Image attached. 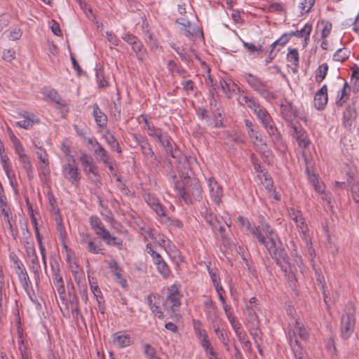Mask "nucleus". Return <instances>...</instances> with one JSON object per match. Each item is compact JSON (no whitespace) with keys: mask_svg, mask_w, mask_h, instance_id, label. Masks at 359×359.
<instances>
[{"mask_svg":"<svg viewBox=\"0 0 359 359\" xmlns=\"http://www.w3.org/2000/svg\"><path fill=\"white\" fill-rule=\"evenodd\" d=\"M36 154L41 163V168L46 170L48 165V155L46 150L42 147H39V150L36 152Z\"/></svg>","mask_w":359,"mask_h":359,"instance_id":"nucleus-38","label":"nucleus"},{"mask_svg":"<svg viewBox=\"0 0 359 359\" xmlns=\"http://www.w3.org/2000/svg\"><path fill=\"white\" fill-rule=\"evenodd\" d=\"M208 187L210 189L211 199L216 204L219 205L222 202V197L223 196L222 187L213 177L209 178Z\"/></svg>","mask_w":359,"mask_h":359,"instance_id":"nucleus-11","label":"nucleus"},{"mask_svg":"<svg viewBox=\"0 0 359 359\" xmlns=\"http://www.w3.org/2000/svg\"><path fill=\"white\" fill-rule=\"evenodd\" d=\"M289 41L290 40L286 33H284L279 39H278L271 45V52H273L277 47L278 48L276 52H278L281 48H283L286 43L289 42Z\"/></svg>","mask_w":359,"mask_h":359,"instance_id":"nucleus-40","label":"nucleus"},{"mask_svg":"<svg viewBox=\"0 0 359 359\" xmlns=\"http://www.w3.org/2000/svg\"><path fill=\"white\" fill-rule=\"evenodd\" d=\"M107 245H114L118 248V250H122L123 245V241L121 239H117V238L112 236L109 231H108V236L103 235L101 238Z\"/></svg>","mask_w":359,"mask_h":359,"instance_id":"nucleus-34","label":"nucleus"},{"mask_svg":"<svg viewBox=\"0 0 359 359\" xmlns=\"http://www.w3.org/2000/svg\"><path fill=\"white\" fill-rule=\"evenodd\" d=\"M144 353L147 359H152L156 357V350L149 344H144L143 346Z\"/></svg>","mask_w":359,"mask_h":359,"instance_id":"nucleus-52","label":"nucleus"},{"mask_svg":"<svg viewBox=\"0 0 359 359\" xmlns=\"http://www.w3.org/2000/svg\"><path fill=\"white\" fill-rule=\"evenodd\" d=\"M276 235L273 231V233H271L262 245L265 246L272 259L275 260L276 264L285 273V276H287V269L290 263V258L284 248L276 246Z\"/></svg>","mask_w":359,"mask_h":359,"instance_id":"nucleus-1","label":"nucleus"},{"mask_svg":"<svg viewBox=\"0 0 359 359\" xmlns=\"http://www.w3.org/2000/svg\"><path fill=\"white\" fill-rule=\"evenodd\" d=\"M6 296L4 276L2 268L0 266V311L2 310L3 299Z\"/></svg>","mask_w":359,"mask_h":359,"instance_id":"nucleus-49","label":"nucleus"},{"mask_svg":"<svg viewBox=\"0 0 359 359\" xmlns=\"http://www.w3.org/2000/svg\"><path fill=\"white\" fill-rule=\"evenodd\" d=\"M103 138L112 149L116 150L118 153H121V148L118 140L116 139L114 135L107 131L103 135Z\"/></svg>","mask_w":359,"mask_h":359,"instance_id":"nucleus-29","label":"nucleus"},{"mask_svg":"<svg viewBox=\"0 0 359 359\" xmlns=\"http://www.w3.org/2000/svg\"><path fill=\"white\" fill-rule=\"evenodd\" d=\"M215 332L219 337L221 342L225 346L226 350L229 349V339L224 330H221L219 327H216L215 329Z\"/></svg>","mask_w":359,"mask_h":359,"instance_id":"nucleus-47","label":"nucleus"},{"mask_svg":"<svg viewBox=\"0 0 359 359\" xmlns=\"http://www.w3.org/2000/svg\"><path fill=\"white\" fill-rule=\"evenodd\" d=\"M145 201L158 216L166 217L165 209L158 198L147 194L145 196Z\"/></svg>","mask_w":359,"mask_h":359,"instance_id":"nucleus-15","label":"nucleus"},{"mask_svg":"<svg viewBox=\"0 0 359 359\" xmlns=\"http://www.w3.org/2000/svg\"><path fill=\"white\" fill-rule=\"evenodd\" d=\"M247 105L250 109L253 111L254 113L262 107L253 97H249Z\"/></svg>","mask_w":359,"mask_h":359,"instance_id":"nucleus-64","label":"nucleus"},{"mask_svg":"<svg viewBox=\"0 0 359 359\" xmlns=\"http://www.w3.org/2000/svg\"><path fill=\"white\" fill-rule=\"evenodd\" d=\"M239 226L245 228L246 231L253 235L262 244L274 231L268 224H262L260 226H252L247 218L239 216L237 219Z\"/></svg>","mask_w":359,"mask_h":359,"instance_id":"nucleus-2","label":"nucleus"},{"mask_svg":"<svg viewBox=\"0 0 359 359\" xmlns=\"http://www.w3.org/2000/svg\"><path fill=\"white\" fill-rule=\"evenodd\" d=\"M315 3V0H304L300 3L299 8L301 9V14L308 13L311 10Z\"/></svg>","mask_w":359,"mask_h":359,"instance_id":"nucleus-50","label":"nucleus"},{"mask_svg":"<svg viewBox=\"0 0 359 359\" xmlns=\"http://www.w3.org/2000/svg\"><path fill=\"white\" fill-rule=\"evenodd\" d=\"M201 215L205 219L212 229H217L219 221L213 212L206 205H203L201 208Z\"/></svg>","mask_w":359,"mask_h":359,"instance_id":"nucleus-19","label":"nucleus"},{"mask_svg":"<svg viewBox=\"0 0 359 359\" xmlns=\"http://www.w3.org/2000/svg\"><path fill=\"white\" fill-rule=\"evenodd\" d=\"M89 222L91 228L100 238H102L103 235L108 236V230L97 216H91Z\"/></svg>","mask_w":359,"mask_h":359,"instance_id":"nucleus-17","label":"nucleus"},{"mask_svg":"<svg viewBox=\"0 0 359 359\" xmlns=\"http://www.w3.org/2000/svg\"><path fill=\"white\" fill-rule=\"evenodd\" d=\"M165 149V151L167 154H170V155L176 159H180L182 156L181 151L177 148L175 147V149L172 148V144H171V140L170 137L169 138V144L168 146H163Z\"/></svg>","mask_w":359,"mask_h":359,"instance_id":"nucleus-44","label":"nucleus"},{"mask_svg":"<svg viewBox=\"0 0 359 359\" xmlns=\"http://www.w3.org/2000/svg\"><path fill=\"white\" fill-rule=\"evenodd\" d=\"M245 80L249 86L260 95L266 98L269 96L270 93L267 86L260 80L259 78L252 75L250 73H246L244 75Z\"/></svg>","mask_w":359,"mask_h":359,"instance_id":"nucleus-6","label":"nucleus"},{"mask_svg":"<svg viewBox=\"0 0 359 359\" xmlns=\"http://www.w3.org/2000/svg\"><path fill=\"white\" fill-rule=\"evenodd\" d=\"M245 125L248 129V133L250 137L254 138L260 146L266 147V142L262 138V136L259 134V131L254 129L252 121L248 119H245Z\"/></svg>","mask_w":359,"mask_h":359,"instance_id":"nucleus-20","label":"nucleus"},{"mask_svg":"<svg viewBox=\"0 0 359 359\" xmlns=\"http://www.w3.org/2000/svg\"><path fill=\"white\" fill-rule=\"evenodd\" d=\"M171 47L177 52L181 60L184 62L189 63L191 60V57L184 53V49L182 47L176 46L175 44L171 45Z\"/></svg>","mask_w":359,"mask_h":359,"instance_id":"nucleus-53","label":"nucleus"},{"mask_svg":"<svg viewBox=\"0 0 359 359\" xmlns=\"http://www.w3.org/2000/svg\"><path fill=\"white\" fill-rule=\"evenodd\" d=\"M48 201L50 205L51 206V212L56 215L57 216L60 215V209L57 208L56 205V201L53 194H48Z\"/></svg>","mask_w":359,"mask_h":359,"instance_id":"nucleus-58","label":"nucleus"},{"mask_svg":"<svg viewBox=\"0 0 359 359\" xmlns=\"http://www.w3.org/2000/svg\"><path fill=\"white\" fill-rule=\"evenodd\" d=\"M131 47L140 61H144L147 59V53L140 40L137 41V42Z\"/></svg>","mask_w":359,"mask_h":359,"instance_id":"nucleus-26","label":"nucleus"},{"mask_svg":"<svg viewBox=\"0 0 359 359\" xmlns=\"http://www.w3.org/2000/svg\"><path fill=\"white\" fill-rule=\"evenodd\" d=\"M168 294L165 304L170 302L172 304L171 309L173 310L174 307L181 305V294L177 285H172L168 289Z\"/></svg>","mask_w":359,"mask_h":359,"instance_id":"nucleus-14","label":"nucleus"},{"mask_svg":"<svg viewBox=\"0 0 359 359\" xmlns=\"http://www.w3.org/2000/svg\"><path fill=\"white\" fill-rule=\"evenodd\" d=\"M351 51L346 48L338 49L333 55V60L334 61L343 62L346 61L350 56Z\"/></svg>","mask_w":359,"mask_h":359,"instance_id":"nucleus-36","label":"nucleus"},{"mask_svg":"<svg viewBox=\"0 0 359 359\" xmlns=\"http://www.w3.org/2000/svg\"><path fill=\"white\" fill-rule=\"evenodd\" d=\"M112 343L118 348H123L133 344L130 334L126 331H120L112 335Z\"/></svg>","mask_w":359,"mask_h":359,"instance_id":"nucleus-10","label":"nucleus"},{"mask_svg":"<svg viewBox=\"0 0 359 359\" xmlns=\"http://www.w3.org/2000/svg\"><path fill=\"white\" fill-rule=\"evenodd\" d=\"M220 86L229 99L231 98L232 94H238L241 92L240 88L229 79H222L220 81Z\"/></svg>","mask_w":359,"mask_h":359,"instance_id":"nucleus-13","label":"nucleus"},{"mask_svg":"<svg viewBox=\"0 0 359 359\" xmlns=\"http://www.w3.org/2000/svg\"><path fill=\"white\" fill-rule=\"evenodd\" d=\"M62 172L64 177L72 184L78 186L80 180V173L74 156H70L67 159V163L63 166Z\"/></svg>","mask_w":359,"mask_h":359,"instance_id":"nucleus-4","label":"nucleus"},{"mask_svg":"<svg viewBox=\"0 0 359 359\" xmlns=\"http://www.w3.org/2000/svg\"><path fill=\"white\" fill-rule=\"evenodd\" d=\"M25 248L26 253L28 257L33 256L36 254L34 244L33 242H30L29 241H25Z\"/></svg>","mask_w":359,"mask_h":359,"instance_id":"nucleus-59","label":"nucleus"},{"mask_svg":"<svg viewBox=\"0 0 359 359\" xmlns=\"http://www.w3.org/2000/svg\"><path fill=\"white\" fill-rule=\"evenodd\" d=\"M296 331L297 332L299 337L302 340L306 341L308 339L309 337V332L305 327H304L303 326H300L298 323H297Z\"/></svg>","mask_w":359,"mask_h":359,"instance_id":"nucleus-57","label":"nucleus"},{"mask_svg":"<svg viewBox=\"0 0 359 359\" xmlns=\"http://www.w3.org/2000/svg\"><path fill=\"white\" fill-rule=\"evenodd\" d=\"M146 251L149 255H151L153 262L156 266L161 262L164 261L162 256L153 249L152 245L151 243L147 244Z\"/></svg>","mask_w":359,"mask_h":359,"instance_id":"nucleus-39","label":"nucleus"},{"mask_svg":"<svg viewBox=\"0 0 359 359\" xmlns=\"http://www.w3.org/2000/svg\"><path fill=\"white\" fill-rule=\"evenodd\" d=\"M24 119L16 123V126L24 129H29L32 127L34 121V114L24 111L21 115Z\"/></svg>","mask_w":359,"mask_h":359,"instance_id":"nucleus-25","label":"nucleus"},{"mask_svg":"<svg viewBox=\"0 0 359 359\" xmlns=\"http://www.w3.org/2000/svg\"><path fill=\"white\" fill-rule=\"evenodd\" d=\"M80 161L83 166V170L86 173H88V166L92 165V158L86 154L81 155Z\"/></svg>","mask_w":359,"mask_h":359,"instance_id":"nucleus-56","label":"nucleus"},{"mask_svg":"<svg viewBox=\"0 0 359 359\" xmlns=\"http://www.w3.org/2000/svg\"><path fill=\"white\" fill-rule=\"evenodd\" d=\"M175 185L179 191V194L186 203H192L194 201H199L202 199V189L198 183H194L191 189L187 190L182 187L178 181L175 182Z\"/></svg>","mask_w":359,"mask_h":359,"instance_id":"nucleus-3","label":"nucleus"},{"mask_svg":"<svg viewBox=\"0 0 359 359\" xmlns=\"http://www.w3.org/2000/svg\"><path fill=\"white\" fill-rule=\"evenodd\" d=\"M121 38L131 46L140 40L136 36L130 33L123 34Z\"/></svg>","mask_w":359,"mask_h":359,"instance_id":"nucleus-60","label":"nucleus"},{"mask_svg":"<svg viewBox=\"0 0 359 359\" xmlns=\"http://www.w3.org/2000/svg\"><path fill=\"white\" fill-rule=\"evenodd\" d=\"M291 134L294 137L300 147L306 148L310 144L306 133L302 126L292 125Z\"/></svg>","mask_w":359,"mask_h":359,"instance_id":"nucleus-9","label":"nucleus"},{"mask_svg":"<svg viewBox=\"0 0 359 359\" xmlns=\"http://www.w3.org/2000/svg\"><path fill=\"white\" fill-rule=\"evenodd\" d=\"M351 87L348 86L346 81L344 82L343 88L341 91L340 97L336 101V104L338 107H341L349 98V93Z\"/></svg>","mask_w":359,"mask_h":359,"instance_id":"nucleus-32","label":"nucleus"},{"mask_svg":"<svg viewBox=\"0 0 359 359\" xmlns=\"http://www.w3.org/2000/svg\"><path fill=\"white\" fill-rule=\"evenodd\" d=\"M255 114L263 126L273 120L269 113L263 107L257 110Z\"/></svg>","mask_w":359,"mask_h":359,"instance_id":"nucleus-30","label":"nucleus"},{"mask_svg":"<svg viewBox=\"0 0 359 359\" xmlns=\"http://www.w3.org/2000/svg\"><path fill=\"white\" fill-rule=\"evenodd\" d=\"M15 269L20 283L28 295L31 296L29 290H32V284L24 264L20 262Z\"/></svg>","mask_w":359,"mask_h":359,"instance_id":"nucleus-8","label":"nucleus"},{"mask_svg":"<svg viewBox=\"0 0 359 359\" xmlns=\"http://www.w3.org/2000/svg\"><path fill=\"white\" fill-rule=\"evenodd\" d=\"M329 67L327 63H323L320 65L316 70L315 79L318 83H321L325 78Z\"/></svg>","mask_w":359,"mask_h":359,"instance_id":"nucleus-37","label":"nucleus"},{"mask_svg":"<svg viewBox=\"0 0 359 359\" xmlns=\"http://www.w3.org/2000/svg\"><path fill=\"white\" fill-rule=\"evenodd\" d=\"M280 113L286 121H292L297 116V111L291 102H286L280 105Z\"/></svg>","mask_w":359,"mask_h":359,"instance_id":"nucleus-18","label":"nucleus"},{"mask_svg":"<svg viewBox=\"0 0 359 359\" xmlns=\"http://www.w3.org/2000/svg\"><path fill=\"white\" fill-rule=\"evenodd\" d=\"M82 243H86L88 245V250L93 254L101 253L102 249L100 248L95 243L93 239L89 238V236L86 235L81 241Z\"/></svg>","mask_w":359,"mask_h":359,"instance_id":"nucleus-35","label":"nucleus"},{"mask_svg":"<svg viewBox=\"0 0 359 359\" xmlns=\"http://www.w3.org/2000/svg\"><path fill=\"white\" fill-rule=\"evenodd\" d=\"M327 87L323 85L320 90H318L314 97V106L318 110H322L325 108L327 103Z\"/></svg>","mask_w":359,"mask_h":359,"instance_id":"nucleus-12","label":"nucleus"},{"mask_svg":"<svg viewBox=\"0 0 359 359\" xmlns=\"http://www.w3.org/2000/svg\"><path fill=\"white\" fill-rule=\"evenodd\" d=\"M293 221L295 222L296 226L301 234V238L305 241L306 245L307 246L311 245V241L308 234L309 229L304 217L302 216L299 218H297V220Z\"/></svg>","mask_w":359,"mask_h":359,"instance_id":"nucleus-16","label":"nucleus"},{"mask_svg":"<svg viewBox=\"0 0 359 359\" xmlns=\"http://www.w3.org/2000/svg\"><path fill=\"white\" fill-rule=\"evenodd\" d=\"M157 294H151L147 297V303L148 305L151 310V311L158 316V318H163V312L159 309L158 306L154 302V300L157 297Z\"/></svg>","mask_w":359,"mask_h":359,"instance_id":"nucleus-31","label":"nucleus"},{"mask_svg":"<svg viewBox=\"0 0 359 359\" xmlns=\"http://www.w3.org/2000/svg\"><path fill=\"white\" fill-rule=\"evenodd\" d=\"M206 312L209 318H213L216 317L215 310L216 306L212 301L210 300L205 302V304Z\"/></svg>","mask_w":359,"mask_h":359,"instance_id":"nucleus-54","label":"nucleus"},{"mask_svg":"<svg viewBox=\"0 0 359 359\" xmlns=\"http://www.w3.org/2000/svg\"><path fill=\"white\" fill-rule=\"evenodd\" d=\"M266 130L269 135L272 138L273 141H279L280 140V134L278 132L273 121L272 120L270 123H268L263 126Z\"/></svg>","mask_w":359,"mask_h":359,"instance_id":"nucleus-27","label":"nucleus"},{"mask_svg":"<svg viewBox=\"0 0 359 359\" xmlns=\"http://www.w3.org/2000/svg\"><path fill=\"white\" fill-rule=\"evenodd\" d=\"M15 57V51L13 49L4 50L3 52V59L7 62H11Z\"/></svg>","mask_w":359,"mask_h":359,"instance_id":"nucleus-63","label":"nucleus"},{"mask_svg":"<svg viewBox=\"0 0 359 359\" xmlns=\"http://www.w3.org/2000/svg\"><path fill=\"white\" fill-rule=\"evenodd\" d=\"M306 172L308 173V179L313 186L315 190L317 191L318 192H323V190L321 189V186L318 183L317 175L313 173H310V171L308 168L306 169Z\"/></svg>","mask_w":359,"mask_h":359,"instance_id":"nucleus-51","label":"nucleus"},{"mask_svg":"<svg viewBox=\"0 0 359 359\" xmlns=\"http://www.w3.org/2000/svg\"><path fill=\"white\" fill-rule=\"evenodd\" d=\"M158 272L163 277L168 278L170 274V269L168 264L164 261L156 265Z\"/></svg>","mask_w":359,"mask_h":359,"instance_id":"nucleus-48","label":"nucleus"},{"mask_svg":"<svg viewBox=\"0 0 359 359\" xmlns=\"http://www.w3.org/2000/svg\"><path fill=\"white\" fill-rule=\"evenodd\" d=\"M19 158L20 163L22 165L23 168L27 172L28 179L29 180H32L33 179V168L28 156L25 154L19 157Z\"/></svg>","mask_w":359,"mask_h":359,"instance_id":"nucleus-33","label":"nucleus"},{"mask_svg":"<svg viewBox=\"0 0 359 359\" xmlns=\"http://www.w3.org/2000/svg\"><path fill=\"white\" fill-rule=\"evenodd\" d=\"M140 149L143 155L147 158L150 157L151 158L152 163L157 164L159 162L157 156L155 155L152 149L151 145L149 142H147L145 144L140 146Z\"/></svg>","mask_w":359,"mask_h":359,"instance_id":"nucleus-28","label":"nucleus"},{"mask_svg":"<svg viewBox=\"0 0 359 359\" xmlns=\"http://www.w3.org/2000/svg\"><path fill=\"white\" fill-rule=\"evenodd\" d=\"M287 60L292 65L297 66L299 64V53L296 48H289L288 53L287 55Z\"/></svg>","mask_w":359,"mask_h":359,"instance_id":"nucleus-45","label":"nucleus"},{"mask_svg":"<svg viewBox=\"0 0 359 359\" xmlns=\"http://www.w3.org/2000/svg\"><path fill=\"white\" fill-rule=\"evenodd\" d=\"M311 25L306 23L304 27L300 30L292 31L286 33L289 40L292 36H296L297 38H302L305 35L306 32L311 27Z\"/></svg>","mask_w":359,"mask_h":359,"instance_id":"nucleus-46","label":"nucleus"},{"mask_svg":"<svg viewBox=\"0 0 359 359\" xmlns=\"http://www.w3.org/2000/svg\"><path fill=\"white\" fill-rule=\"evenodd\" d=\"M168 69L172 72H176L183 78L187 76V72L185 69L177 65L174 60H169L168 62Z\"/></svg>","mask_w":359,"mask_h":359,"instance_id":"nucleus-42","label":"nucleus"},{"mask_svg":"<svg viewBox=\"0 0 359 359\" xmlns=\"http://www.w3.org/2000/svg\"><path fill=\"white\" fill-rule=\"evenodd\" d=\"M46 97L50 98L53 102L60 104L62 100L60 95L54 89L44 88L42 92Z\"/></svg>","mask_w":359,"mask_h":359,"instance_id":"nucleus-43","label":"nucleus"},{"mask_svg":"<svg viewBox=\"0 0 359 359\" xmlns=\"http://www.w3.org/2000/svg\"><path fill=\"white\" fill-rule=\"evenodd\" d=\"M53 270V281L55 286H57L59 284L63 283L62 277L60 273V268L57 262H55V265L51 264Z\"/></svg>","mask_w":359,"mask_h":359,"instance_id":"nucleus-41","label":"nucleus"},{"mask_svg":"<svg viewBox=\"0 0 359 359\" xmlns=\"http://www.w3.org/2000/svg\"><path fill=\"white\" fill-rule=\"evenodd\" d=\"M148 135L156 138L162 146H168L169 144L170 137L167 134H164L160 128L153 126L148 132Z\"/></svg>","mask_w":359,"mask_h":359,"instance_id":"nucleus-22","label":"nucleus"},{"mask_svg":"<svg viewBox=\"0 0 359 359\" xmlns=\"http://www.w3.org/2000/svg\"><path fill=\"white\" fill-rule=\"evenodd\" d=\"M290 345L292 350L294 359H309V356L296 337L294 330L289 331Z\"/></svg>","mask_w":359,"mask_h":359,"instance_id":"nucleus-7","label":"nucleus"},{"mask_svg":"<svg viewBox=\"0 0 359 359\" xmlns=\"http://www.w3.org/2000/svg\"><path fill=\"white\" fill-rule=\"evenodd\" d=\"M94 154L98 161H102L103 163H109L111 156L105 150V149L100 144L96 143V148L94 149Z\"/></svg>","mask_w":359,"mask_h":359,"instance_id":"nucleus-23","label":"nucleus"},{"mask_svg":"<svg viewBox=\"0 0 359 359\" xmlns=\"http://www.w3.org/2000/svg\"><path fill=\"white\" fill-rule=\"evenodd\" d=\"M250 334L253 338L255 344L257 347L259 348L260 344L262 343V338L261 337V331L258 328L253 329Z\"/></svg>","mask_w":359,"mask_h":359,"instance_id":"nucleus-55","label":"nucleus"},{"mask_svg":"<svg viewBox=\"0 0 359 359\" xmlns=\"http://www.w3.org/2000/svg\"><path fill=\"white\" fill-rule=\"evenodd\" d=\"M93 116L98 126L103 128L107 125V116L101 111L97 104L93 105Z\"/></svg>","mask_w":359,"mask_h":359,"instance_id":"nucleus-24","label":"nucleus"},{"mask_svg":"<svg viewBox=\"0 0 359 359\" xmlns=\"http://www.w3.org/2000/svg\"><path fill=\"white\" fill-rule=\"evenodd\" d=\"M355 318L354 312L345 313L341 320V334L343 339H348L354 331Z\"/></svg>","mask_w":359,"mask_h":359,"instance_id":"nucleus-5","label":"nucleus"},{"mask_svg":"<svg viewBox=\"0 0 359 359\" xmlns=\"http://www.w3.org/2000/svg\"><path fill=\"white\" fill-rule=\"evenodd\" d=\"M321 24L324 25V27L321 32L322 39H324L326 37H327L330 34L332 29V24L329 22H325L324 20L321 22Z\"/></svg>","mask_w":359,"mask_h":359,"instance_id":"nucleus-62","label":"nucleus"},{"mask_svg":"<svg viewBox=\"0 0 359 359\" xmlns=\"http://www.w3.org/2000/svg\"><path fill=\"white\" fill-rule=\"evenodd\" d=\"M29 257L31 259L30 264H29V268L34 273L35 283L36 285H38L40 283L39 273L41 270V265L39 264V258L36 254Z\"/></svg>","mask_w":359,"mask_h":359,"instance_id":"nucleus-21","label":"nucleus"},{"mask_svg":"<svg viewBox=\"0 0 359 359\" xmlns=\"http://www.w3.org/2000/svg\"><path fill=\"white\" fill-rule=\"evenodd\" d=\"M121 38L131 46L140 40L136 36L130 33L123 34Z\"/></svg>","mask_w":359,"mask_h":359,"instance_id":"nucleus-61","label":"nucleus"}]
</instances>
